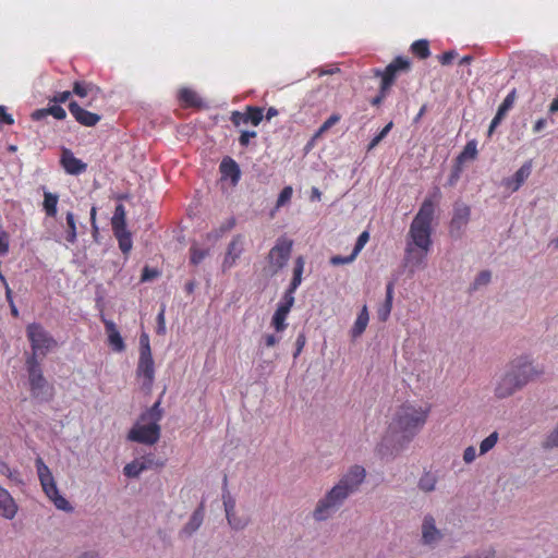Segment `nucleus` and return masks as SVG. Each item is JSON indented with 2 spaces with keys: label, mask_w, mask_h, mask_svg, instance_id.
<instances>
[{
  "label": "nucleus",
  "mask_w": 558,
  "mask_h": 558,
  "mask_svg": "<svg viewBox=\"0 0 558 558\" xmlns=\"http://www.w3.org/2000/svg\"><path fill=\"white\" fill-rule=\"evenodd\" d=\"M435 208V201L432 197H426L410 225L404 250V263L412 272L425 267V260L433 244L432 232Z\"/></svg>",
  "instance_id": "f257e3e1"
},
{
  "label": "nucleus",
  "mask_w": 558,
  "mask_h": 558,
  "mask_svg": "<svg viewBox=\"0 0 558 558\" xmlns=\"http://www.w3.org/2000/svg\"><path fill=\"white\" fill-rule=\"evenodd\" d=\"M366 477V471L362 465L355 464L349 468L339 482L318 500L313 518L316 521H325L343 505L345 499L355 493Z\"/></svg>",
  "instance_id": "f03ea898"
},
{
  "label": "nucleus",
  "mask_w": 558,
  "mask_h": 558,
  "mask_svg": "<svg viewBox=\"0 0 558 558\" xmlns=\"http://www.w3.org/2000/svg\"><path fill=\"white\" fill-rule=\"evenodd\" d=\"M429 412V405L405 402L396 410L388 430L400 441L410 442L424 427Z\"/></svg>",
  "instance_id": "7ed1b4c3"
},
{
  "label": "nucleus",
  "mask_w": 558,
  "mask_h": 558,
  "mask_svg": "<svg viewBox=\"0 0 558 558\" xmlns=\"http://www.w3.org/2000/svg\"><path fill=\"white\" fill-rule=\"evenodd\" d=\"M161 418L162 409L160 401H157L140 415L137 422L128 433V440L149 446L155 445L160 439L159 422Z\"/></svg>",
  "instance_id": "20e7f679"
},
{
  "label": "nucleus",
  "mask_w": 558,
  "mask_h": 558,
  "mask_svg": "<svg viewBox=\"0 0 558 558\" xmlns=\"http://www.w3.org/2000/svg\"><path fill=\"white\" fill-rule=\"evenodd\" d=\"M537 373L527 357L521 356L511 362L509 369L495 388V395L504 399L525 386Z\"/></svg>",
  "instance_id": "39448f33"
},
{
  "label": "nucleus",
  "mask_w": 558,
  "mask_h": 558,
  "mask_svg": "<svg viewBox=\"0 0 558 558\" xmlns=\"http://www.w3.org/2000/svg\"><path fill=\"white\" fill-rule=\"evenodd\" d=\"M35 465L40 485L46 496L53 502V505L59 510L72 511V506L63 496L60 495L59 489L57 487V483L50 469L46 465V463L40 457L36 459Z\"/></svg>",
  "instance_id": "423d86ee"
},
{
  "label": "nucleus",
  "mask_w": 558,
  "mask_h": 558,
  "mask_svg": "<svg viewBox=\"0 0 558 558\" xmlns=\"http://www.w3.org/2000/svg\"><path fill=\"white\" fill-rule=\"evenodd\" d=\"M26 336L31 344L32 353L28 356H45L49 351L57 348L56 339L38 323L28 324Z\"/></svg>",
  "instance_id": "0eeeda50"
},
{
  "label": "nucleus",
  "mask_w": 558,
  "mask_h": 558,
  "mask_svg": "<svg viewBox=\"0 0 558 558\" xmlns=\"http://www.w3.org/2000/svg\"><path fill=\"white\" fill-rule=\"evenodd\" d=\"M26 371L28 374L29 389L34 398H44L46 390L50 389L46 380L40 361L35 356H27L25 361Z\"/></svg>",
  "instance_id": "6e6552de"
},
{
  "label": "nucleus",
  "mask_w": 558,
  "mask_h": 558,
  "mask_svg": "<svg viewBox=\"0 0 558 558\" xmlns=\"http://www.w3.org/2000/svg\"><path fill=\"white\" fill-rule=\"evenodd\" d=\"M411 69V62L404 57L395 58L384 71L376 70L375 75L381 77L380 85H383L384 92H389L391 86L395 84L397 77L401 73H407Z\"/></svg>",
  "instance_id": "1a4fd4ad"
},
{
  "label": "nucleus",
  "mask_w": 558,
  "mask_h": 558,
  "mask_svg": "<svg viewBox=\"0 0 558 558\" xmlns=\"http://www.w3.org/2000/svg\"><path fill=\"white\" fill-rule=\"evenodd\" d=\"M292 246L293 241L287 236L277 239L276 244L268 253V262L272 274L278 272L286 266L290 258Z\"/></svg>",
  "instance_id": "9d476101"
},
{
  "label": "nucleus",
  "mask_w": 558,
  "mask_h": 558,
  "mask_svg": "<svg viewBox=\"0 0 558 558\" xmlns=\"http://www.w3.org/2000/svg\"><path fill=\"white\" fill-rule=\"evenodd\" d=\"M136 377L142 380V388L150 391L155 381V363L153 355H140Z\"/></svg>",
  "instance_id": "9b49d317"
},
{
  "label": "nucleus",
  "mask_w": 558,
  "mask_h": 558,
  "mask_svg": "<svg viewBox=\"0 0 558 558\" xmlns=\"http://www.w3.org/2000/svg\"><path fill=\"white\" fill-rule=\"evenodd\" d=\"M471 216V208L469 205L456 203L453 207V215L449 223V232L452 236H460L468 226Z\"/></svg>",
  "instance_id": "f8f14e48"
},
{
  "label": "nucleus",
  "mask_w": 558,
  "mask_h": 558,
  "mask_svg": "<svg viewBox=\"0 0 558 558\" xmlns=\"http://www.w3.org/2000/svg\"><path fill=\"white\" fill-rule=\"evenodd\" d=\"M263 119L264 108L255 106H246L244 112L233 111L230 117V120L234 126L248 123L257 126L263 121Z\"/></svg>",
  "instance_id": "ddd939ff"
},
{
  "label": "nucleus",
  "mask_w": 558,
  "mask_h": 558,
  "mask_svg": "<svg viewBox=\"0 0 558 558\" xmlns=\"http://www.w3.org/2000/svg\"><path fill=\"white\" fill-rule=\"evenodd\" d=\"M69 111L75 121L83 126H95L101 120L100 114L84 109L74 100L70 101Z\"/></svg>",
  "instance_id": "4468645a"
},
{
  "label": "nucleus",
  "mask_w": 558,
  "mask_h": 558,
  "mask_svg": "<svg viewBox=\"0 0 558 558\" xmlns=\"http://www.w3.org/2000/svg\"><path fill=\"white\" fill-rule=\"evenodd\" d=\"M60 162L65 172L72 175H78L85 172L87 169V165L81 159L76 158L74 154L68 148L62 150Z\"/></svg>",
  "instance_id": "2eb2a0df"
},
{
  "label": "nucleus",
  "mask_w": 558,
  "mask_h": 558,
  "mask_svg": "<svg viewBox=\"0 0 558 558\" xmlns=\"http://www.w3.org/2000/svg\"><path fill=\"white\" fill-rule=\"evenodd\" d=\"M101 93L100 88L96 86L92 82L87 81H75L73 83L72 94L80 97V98H86L90 96V100L87 101L85 105L87 107L93 106L92 100L97 99L98 95Z\"/></svg>",
  "instance_id": "dca6fc26"
},
{
  "label": "nucleus",
  "mask_w": 558,
  "mask_h": 558,
  "mask_svg": "<svg viewBox=\"0 0 558 558\" xmlns=\"http://www.w3.org/2000/svg\"><path fill=\"white\" fill-rule=\"evenodd\" d=\"M532 170V162L526 161L524 162L520 169L517 170V172L513 174L512 178H508L504 181L505 186L510 189L512 192L518 191L521 185L526 181V179L530 177Z\"/></svg>",
  "instance_id": "f3484780"
},
{
  "label": "nucleus",
  "mask_w": 558,
  "mask_h": 558,
  "mask_svg": "<svg viewBox=\"0 0 558 558\" xmlns=\"http://www.w3.org/2000/svg\"><path fill=\"white\" fill-rule=\"evenodd\" d=\"M17 512V505L10 493L0 486V515L13 519Z\"/></svg>",
  "instance_id": "a211bd4d"
},
{
  "label": "nucleus",
  "mask_w": 558,
  "mask_h": 558,
  "mask_svg": "<svg viewBox=\"0 0 558 558\" xmlns=\"http://www.w3.org/2000/svg\"><path fill=\"white\" fill-rule=\"evenodd\" d=\"M242 236L236 235L232 239V241L228 245V250L222 263L223 269H229L234 266L236 259L242 254Z\"/></svg>",
  "instance_id": "6ab92c4d"
},
{
  "label": "nucleus",
  "mask_w": 558,
  "mask_h": 558,
  "mask_svg": "<svg viewBox=\"0 0 558 558\" xmlns=\"http://www.w3.org/2000/svg\"><path fill=\"white\" fill-rule=\"evenodd\" d=\"M106 332L108 335V342L117 352H122L125 349L124 341L117 328V325L109 319L102 318Z\"/></svg>",
  "instance_id": "aec40b11"
},
{
  "label": "nucleus",
  "mask_w": 558,
  "mask_h": 558,
  "mask_svg": "<svg viewBox=\"0 0 558 558\" xmlns=\"http://www.w3.org/2000/svg\"><path fill=\"white\" fill-rule=\"evenodd\" d=\"M47 116H52L57 120H64L66 118V111L60 105L53 104L47 108L36 109L32 112L31 118L34 121H40Z\"/></svg>",
  "instance_id": "412c9836"
},
{
  "label": "nucleus",
  "mask_w": 558,
  "mask_h": 558,
  "mask_svg": "<svg viewBox=\"0 0 558 558\" xmlns=\"http://www.w3.org/2000/svg\"><path fill=\"white\" fill-rule=\"evenodd\" d=\"M178 98L184 108H201L203 106V101L197 93L187 87L179 90Z\"/></svg>",
  "instance_id": "4be33fe9"
},
{
  "label": "nucleus",
  "mask_w": 558,
  "mask_h": 558,
  "mask_svg": "<svg viewBox=\"0 0 558 558\" xmlns=\"http://www.w3.org/2000/svg\"><path fill=\"white\" fill-rule=\"evenodd\" d=\"M220 172L223 178H230L236 184L241 177L239 165L230 157L225 158L220 163Z\"/></svg>",
  "instance_id": "5701e85b"
},
{
  "label": "nucleus",
  "mask_w": 558,
  "mask_h": 558,
  "mask_svg": "<svg viewBox=\"0 0 558 558\" xmlns=\"http://www.w3.org/2000/svg\"><path fill=\"white\" fill-rule=\"evenodd\" d=\"M422 535L425 544H433L440 538V532L437 530L432 515L425 517L422 525Z\"/></svg>",
  "instance_id": "b1692460"
},
{
  "label": "nucleus",
  "mask_w": 558,
  "mask_h": 558,
  "mask_svg": "<svg viewBox=\"0 0 558 558\" xmlns=\"http://www.w3.org/2000/svg\"><path fill=\"white\" fill-rule=\"evenodd\" d=\"M393 301V282H389L386 287V299L385 302L378 307L377 316L380 322H386L392 310Z\"/></svg>",
  "instance_id": "393cba45"
},
{
  "label": "nucleus",
  "mask_w": 558,
  "mask_h": 558,
  "mask_svg": "<svg viewBox=\"0 0 558 558\" xmlns=\"http://www.w3.org/2000/svg\"><path fill=\"white\" fill-rule=\"evenodd\" d=\"M113 234L119 243V248L124 255H129L132 250V235L131 232L128 231L126 227L112 229Z\"/></svg>",
  "instance_id": "a878e982"
},
{
  "label": "nucleus",
  "mask_w": 558,
  "mask_h": 558,
  "mask_svg": "<svg viewBox=\"0 0 558 558\" xmlns=\"http://www.w3.org/2000/svg\"><path fill=\"white\" fill-rule=\"evenodd\" d=\"M59 202V196L57 194L45 192L44 193V203L43 209L47 217L56 218L57 216V205Z\"/></svg>",
  "instance_id": "bb28decb"
},
{
  "label": "nucleus",
  "mask_w": 558,
  "mask_h": 558,
  "mask_svg": "<svg viewBox=\"0 0 558 558\" xmlns=\"http://www.w3.org/2000/svg\"><path fill=\"white\" fill-rule=\"evenodd\" d=\"M368 320H369V316H368L367 306L364 305L362 307L361 312L359 313L356 320L354 323V326L352 328V337L353 338L360 337L365 331Z\"/></svg>",
  "instance_id": "cd10ccee"
},
{
  "label": "nucleus",
  "mask_w": 558,
  "mask_h": 558,
  "mask_svg": "<svg viewBox=\"0 0 558 558\" xmlns=\"http://www.w3.org/2000/svg\"><path fill=\"white\" fill-rule=\"evenodd\" d=\"M203 519H204V509H203V506H201L193 512L189 522L183 527V532L187 535L193 534L201 526Z\"/></svg>",
  "instance_id": "c85d7f7f"
},
{
  "label": "nucleus",
  "mask_w": 558,
  "mask_h": 558,
  "mask_svg": "<svg viewBox=\"0 0 558 558\" xmlns=\"http://www.w3.org/2000/svg\"><path fill=\"white\" fill-rule=\"evenodd\" d=\"M65 220H66L65 240H66V242L74 244L77 239L75 215L72 211H68L65 215Z\"/></svg>",
  "instance_id": "c756f323"
},
{
  "label": "nucleus",
  "mask_w": 558,
  "mask_h": 558,
  "mask_svg": "<svg viewBox=\"0 0 558 558\" xmlns=\"http://www.w3.org/2000/svg\"><path fill=\"white\" fill-rule=\"evenodd\" d=\"M288 315H289V312H286V311L277 307V310L271 318V327L277 332H282L287 329L288 324L286 320H287Z\"/></svg>",
  "instance_id": "7c9ffc66"
},
{
  "label": "nucleus",
  "mask_w": 558,
  "mask_h": 558,
  "mask_svg": "<svg viewBox=\"0 0 558 558\" xmlns=\"http://www.w3.org/2000/svg\"><path fill=\"white\" fill-rule=\"evenodd\" d=\"M411 51L420 59H427L430 54L429 43L426 39L415 40L411 45Z\"/></svg>",
  "instance_id": "2f4dec72"
},
{
  "label": "nucleus",
  "mask_w": 558,
  "mask_h": 558,
  "mask_svg": "<svg viewBox=\"0 0 558 558\" xmlns=\"http://www.w3.org/2000/svg\"><path fill=\"white\" fill-rule=\"evenodd\" d=\"M304 258L302 256H299L294 262L293 267V277L289 286L292 287V289H298L299 286L302 282V274L304 271Z\"/></svg>",
  "instance_id": "473e14b6"
},
{
  "label": "nucleus",
  "mask_w": 558,
  "mask_h": 558,
  "mask_svg": "<svg viewBox=\"0 0 558 558\" xmlns=\"http://www.w3.org/2000/svg\"><path fill=\"white\" fill-rule=\"evenodd\" d=\"M437 477L432 472H425L418 480V488L425 493L433 492L436 487Z\"/></svg>",
  "instance_id": "72a5a7b5"
},
{
  "label": "nucleus",
  "mask_w": 558,
  "mask_h": 558,
  "mask_svg": "<svg viewBox=\"0 0 558 558\" xmlns=\"http://www.w3.org/2000/svg\"><path fill=\"white\" fill-rule=\"evenodd\" d=\"M341 117L338 113L331 114L315 132L312 137V141L315 142L319 137H322L330 128L337 124L340 121Z\"/></svg>",
  "instance_id": "f704fd0d"
},
{
  "label": "nucleus",
  "mask_w": 558,
  "mask_h": 558,
  "mask_svg": "<svg viewBox=\"0 0 558 558\" xmlns=\"http://www.w3.org/2000/svg\"><path fill=\"white\" fill-rule=\"evenodd\" d=\"M147 470V465H144L138 459L128 463L123 473L128 477H137L143 471Z\"/></svg>",
  "instance_id": "c9c22d12"
},
{
  "label": "nucleus",
  "mask_w": 558,
  "mask_h": 558,
  "mask_svg": "<svg viewBox=\"0 0 558 558\" xmlns=\"http://www.w3.org/2000/svg\"><path fill=\"white\" fill-rule=\"evenodd\" d=\"M477 156V146L475 141H470L464 146L463 150L458 156L457 160L463 162L468 159H475Z\"/></svg>",
  "instance_id": "e433bc0d"
},
{
  "label": "nucleus",
  "mask_w": 558,
  "mask_h": 558,
  "mask_svg": "<svg viewBox=\"0 0 558 558\" xmlns=\"http://www.w3.org/2000/svg\"><path fill=\"white\" fill-rule=\"evenodd\" d=\"M112 229L126 227L125 209L122 204L116 206L113 217L111 219Z\"/></svg>",
  "instance_id": "4c0bfd02"
},
{
  "label": "nucleus",
  "mask_w": 558,
  "mask_h": 558,
  "mask_svg": "<svg viewBox=\"0 0 558 558\" xmlns=\"http://www.w3.org/2000/svg\"><path fill=\"white\" fill-rule=\"evenodd\" d=\"M295 290L296 289H292V287L289 286V288L287 289V291L283 294L281 302L278 304V308L290 313V311L294 304V295L293 294H294Z\"/></svg>",
  "instance_id": "58836bf2"
},
{
  "label": "nucleus",
  "mask_w": 558,
  "mask_h": 558,
  "mask_svg": "<svg viewBox=\"0 0 558 558\" xmlns=\"http://www.w3.org/2000/svg\"><path fill=\"white\" fill-rule=\"evenodd\" d=\"M498 438V433L493 432L489 436L483 439L480 444V454H485L490 451L496 446Z\"/></svg>",
  "instance_id": "ea45409f"
},
{
  "label": "nucleus",
  "mask_w": 558,
  "mask_h": 558,
  "mask_svg": "<svg viewBox=\"0 0 558 558\" xmlns=\"http://www.w3.org/2000/svg\"><path fill=\"white\" fill-rule=\"evenodd\" d=\"M207 255V250L199 248L196 245L190 247V262L193 265L201 264Z\"/></svg>",
  "instance_id": "a19ab883"
},
{
  "label": "nucleus",
  "mask_w": 558,
  "mask_h": 558,
  "mask_svg": "<svg viewBox=\"0 0 558 558\" xmlns=\"http://www.w3.org/2000/svg\"><path fill=\"white\" fill-rule=\"evenodd\" d=\"M226 517H227L228 523L234 530H242L248 523V520L246 518H239L235 514V511L233 513L226 514Z\"/></svg>",
  "instance_id": "79ce46f5"
},
{
  "label": "nucleus",
  "mask_w": 558,
  "mask_h": 558,
  "mask_svg": "<svg viewBox=\"0 0 558 558\" xmlns=\"http://www.w3.org/2000/svg\"><path fill=\"white\" fill-rule=\"evenodd\" d=\"M393 123L389 122L387 125L383 128V130L369 142L367 146V150L371 151L374 149L390 132L392 129Z\"/></svg>",
  "instance_id": "37998d69"
},
{
  "label": "nucleus",
  "mask_w": 558,
  "mask_h": 558,
  "mask_svg": "<svg viewBox=\"0 0 558 558\" xmlns=\"http://www.w3.org/2000/svg\"><path fill=\"white\" fill-rule=\"evenodd\" d=\"M514 95H515V92L512 90L511 93H509L506 98L504 99V101L500 104V106L498 107V110H497V113L499 116H502L505 118V116L507 114V112L511 109V107L513 106V102H514Z\"/></svg>",
  "instance_id": "c03bdc74"
},
{
  "label": "nucleus",
  "mask_w": 558,
  "mask_h": 558,
  "mask_svg": "<svg viewBox=\"0 0 558 558\" xmlns=\"http://www.w3.org/2000/svg\"><path fill=\"white\" fill-rule=\"evenodd\" d=\"M10 250V235L9 233L3 229L2 226H0V257L7 255Z\"/></svg>",
  "instance_id": "a18cd8bd"
},
{
  "label": "nucleus",
  "mask_w": 558,
  "mask_h": 558,
  "mask_svg": "<svg viewBox=\"0 0 558 558\" xmlns=\"http://www.w3.org/2000/svg\"><path fill=\"white\" fill-rule=\"evenodd\" d=\"M292 194H293L292 187L284 186L281 190V192L277 198L276 208H280V207L284 206L286 204H288L291 201Z\"/></svg>",
  "instance_id": "49530a36"
},
{
  "label": "nucleus",
  "mask_w": 558,
  "mask_h": 558,
  "mask_svg": "<svg viewBox=\"0 0 558 558\" xmlns=\"http://www.w3.org/2000/svg\"><path fill=\"white\" fill-rule=\"evenodd\" d=\"M140 355H151L149 337L147 333H142L140 337Z\"/></svg>",
  "instance_id": "de8ad7c7"
},
{
  "label": "nucleus",
  "mask_w": 558,
  "mask_h": 558,
  "mask_svg": "<svg viewBox=\"0 0 558 558\" xmlns=\"http://www.w3.org/2000/svg\"><path fill=\"white\" fill-rule=\"evenodd\" d=\"M356 255L352 252L349 256L336 255L330 258V264L333 266L345 265L352 263Z\"/></svg>",
  "instance_id": "09e8293b"
},
{
  "label": "nucleus",
  "mask_w": 558,
  "mask_h": 558,
  "mask_svg": "<svg viewBox=\"0 0 558 558\" xmlns=\"http://www.w3.org/2000/svg\"><path fill=\"white\" fill-rule=\"evenodd\" d=\"M492 274L488 270L481 271L474 280L473 289H477L481 286H485L490 281Z\"/></svg>",
  "instance_id": "8fccbe9b"
},
{
  "label": "nucleus",
  "mask_w": 558,
  "mask_h": 558,
  "mask_svg": "<svg viewBox=\"0 0 558 558\" xmlns=\"http://www.w3.org/2000/svg\"><path fill=\"white\" fill-rule=\"evenodd\" d=\"M72 95V92L64 90V92H57L54 95L49 99L50 102L60 105L66 102Z\"/></svg>",
  "instance_id": "3c124183"
},
{
  "label": "nucleus",
  "mask_w": 558,
  "mask_h": 558,
  "mask_svg": "<svg viewBox=\"0 0 558 558\" xmlns=\"http://www.w3.org/2000/svg\"><path fill=\"white\" fill-rule=\"evenodd\" d=\"M369 240V233L367 231H363L356 242H355V245H354V248H353V253L357 256V254L362 251V248L365 246V244L368 242Z\"/></svg>",
  "instance_id": "603ef678"
},
{
  "label": "nucleus",
  "mask_w": 558,
  "mask_h": 558,
  "mask_svg": "<svg viewBox=\"0 0 558 558\" xmlns=\"http://www.w3.org/2000/svg\"><path fill=\"white\" fill-rule=\"evenodd\" d=\"M223 506L226 514L233 513L235 511V500L234 498L229 494H223Z\"/></svg>",
  "instance_id": "864d4df0"
},
{
  "label": "nucleus",
  "mask_w": 558,
  "mask_h": 558,
  "mask_svg": "<svg viewBox=\"0 0 558 558\" xmlns=\"http://www.w3.org/2000/svg\"><path fill=\"white\" fill-rule=\"evenodd\" d=\"M306 344V336L304 332L298 335L295 339V351L293 353V357L296 359L303 351Z\"/></svg>",
  "instance_id": "5fc2aeb1"
},
{
  "label": "nucleus",
  "mask_w": 558,
  "mask_h": 558,
  "mask_svg": "<svg viewBox=\"0 0 558 558\" xmlns=\"http://www.w3.org/2000/svg\"><path fill=\"white\" fill-rule=\"evenodd\" d=\"M281 338L274 333H266L263 336L262 341L266 348H272L280 342Z\"/></svg>",
  "instance_id": "6e6d98bb"
},
{
  "label": "nucleus",
  "mask_w": 558,
  "mask_h": 558,
  "mask_svg": "<svg viewBox=\"0 0 558 558\" xmlns=\"http://www.w3.org/2000/svg\"><path fill=\"white\" fill-rule=\"evenodd\" d=\"M138 460L142 461V463L144 465H147V470L148 469H153V468H161V466H163V462L156 460L155 457L151 456V454L147 456V457H143V458L138 459Z\"/></svg>",
  "instance_id": "4d7b16f0"
},
{
  "label": "nucleus",
  "mask_w": 558,
  "mask_h": 558,
  "mask_svg": "<svg viewBox=\"0 0 558 558\" xmlns=\"http://www.w3.org/2000/svg\"><path fill=\"white\" fill-rule=\"evenodd\" d=\"M256 136H257V133L255 131H242L241 135L239 137V143L241 146L247 147L251 138H254Z\"/></svg>",
  "instance_id": "13d9d810"
},
{
  "label": "nucleus",
  "mask_w": 558,
  "mask_h": 558,
  "mask_svg": "<svg viewBox=\"0 0 558 558\" xmlns=\"http://www.w3.org/2000/svg\"><path fill=\"white\" fill-rule=\"evenodd\" d=\"M14 123V119L12 114L7 112V108L4 106H0V124L12 125Z\"/></svg>",
  "instance_id": "bf43d9fd"
},
{
  "label": "nucleus",
  "mask_w": 558,
  "mask_h": 558,
  "mask_svg": "<svg viewBox=\"0 0 558 558\" xmlns=\"http://www.w3.org/2000/svg\"><path fill=\"white\" fill-rule=\"evenodd\" d=\"M457 57V52L454 50H449V51H446L444 52L442 54H440L438 57L439 59V62L442 64V65H448L452 62V60Z\"/></svg>",
  "instance_id": "052dcab7"
},
{
  "label": "nucleus",
  "mask_w": 558,
  "mask_h": 558,
  "mask_svg": "<svg viewBox=\"0 0 558 558\" xmlns=\"http://www.w3.org/2000/svg\"><path fill=\"white\" fill-rule=\"evenodd\" d=\"M476 459V450L473 446H469L463 451V461L465 463H472Z\"/></svg>",
  "instance_id": "680f3d73"
},
{
  "label": "nucleus",
  "mask_w": 558,
  "mask_h": 558,
  "mask_svg": "<svg viewBox=\"0 0 558 558\" xmlns=\"http://www.w3.org/2000/svg\"><path fill=\"white\" fill-rule=\"evenodd\" d=\"M546 445L548 447H558V426L547 437Z\"/></svg>",
  "instance_id": "e2e57ef3"
},
{
  "label": "nucleus",
  "mask_w": 558,
  "mask_h": 558,
  "mask_svg": "<svg viewBox=\"0 0 558 558\" xmlns=\"http://www.w3.org/2000/svg\"><path fill=\"white\" fill-rule=\"evenodd\" d=\"M502 119H504L502 116H499L498 113H496V116L494 117V119L490 122V125L488 129V135H492V133L499 125V123L501 122Z\"/></svg>",
  "instance_id": "0e129e2a"
},
{
  "label": "nucleus",
  "mask_w": 558,
  "mask_h": 558,
  "mask_svg": "<svg viewBox=\"0 0 558 558\" xmlns=\"http://www.w3.org/2000/svg\"><path fill=\"white\" fill-rule=\"evenodd\" d=\"M387 94H388V92H384L383 85H380L379 94L375 98L372 99V101H371L372 105L378 106L383 101V99L387 96Z\"/></svg>",
  "instance_id": "69168bd1"
},
{
  "label": "nucleus",
  "mask_w": 558,
  "mask_h": 558,
  "mask_svg": "<svg viewBox=\"0 0 558 558\" xmlns=\"http://www.w3.org/2000/svg\"><path fill=\"white\" fill-rule=\"evenodd\" d=\"M547 125V120L544 118L538 119L533 125V132L539 133Z\"/></svg>",
  "instance_id": "338daca9"
},
{
  "label": "nucleus",
  "mask_w": 558,
  "mask_h": 558,
  "mask_svg": "<svg viewBox=\"0 0 558 558\" xmlns=\"http://www.w3.org/2000/svg\"><path fill=\"white\" fill-rule=\"evenodd\" d=\"M235 226V219L233 217L229 218L221 227V232L230 231Z\"/></svg>",
  "instance_id": "774afa93"
}]
</instances>
